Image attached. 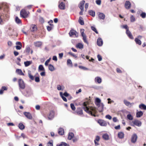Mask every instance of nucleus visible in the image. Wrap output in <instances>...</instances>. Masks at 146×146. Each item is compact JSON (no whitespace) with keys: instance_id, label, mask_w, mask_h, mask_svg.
I'll use <instances>...</instances> for the list:
<instances>
[{"instance_id":"nucleus-22","label":"nucleus","mask_w":146,"mask_h":146,"mask_svg":"<svg viewBox=\"0 0 146 146\" xmlns=\"http://www.w3.org/2000/svg\"><path fill=\"white\" fill-rule=\"evenodd\" d=\"M74 136V134L72 133H69L68 135V139L70 140Z\"/></svg>"},{"instance_id":"nucleus-42","label":"nucleus","mask_w":146,"mask_h":146,"mask_svg":"<svg viewBox=\"0 0 146 146\" xmlns=\"http://www.w3.org/2000/svg\"><path fill=\"white\" fill-rule=\"evenodd\" d=\"M57 89L59 90H63L64 89V87L58 85L57 86Z\"/></svg>"},{"instance_id":"nucleus-6","label":"nucleus","mask_w":146,"mask_h":146,"mask_svg":"<svg viewBox=\"0 0 146 146\" xmlns=\"http://www.w3.org/2000/svg\"><path fill=\"white\" fill-rule=\"evenodd\" d=\"M132 122L134 125L138 127L141 126V122L137 119L133 121Z\"/></svg>"},{"instance_id":"nucleus-58","label":"nucleus","mask_w":146,"mask_h":146,"mask_svg":"<svg viewBox=\"0 0 146 146\" xmlns=\"http://www.w3.org/2000/svg\"><path fill=\"white\" fill-rule=\"evenodd\" d=\"M96 3L98 5H100L101 4V1L100 0H97L96 1Z\"/></svg>"},{"instance_id":"nucleus-16","label":"nucleus","mask_w":146,"mask_h":146,"mask_svg":"<svg viewBox=\"0 0 146 146\" xmlns=\"http://www.w3.org/2000/svg\"><path fill=\"white\" fill-rule=\"evenodd\" d=\"M85 1L82 0L79 3L78 6L80 9H84V5L85 3Z\"/></svg>"},{"instance_id":"nucleus-60","label":"nucleus","mask_w":146,"mask_h":146,"mask_svg":"<svg viewBox=\"0 0 146 146\" xmlns=\"http://www.w3.org/2000/svg\"><path fill=\"white\" fill-rule=\"evenodd\" d=\"M39 21L42 23H43L44 22V20L43 18L42 17L40 18Z\"/></svg>"},{"instance_id":"nucleus-21","label":"nucleus","mask_w":146,"mask_h":146,"mask_svg":"<svg viewBox=\"0 0 146 146\" xmlns=\"http://www.w3.org/2000/svg\"><path fill=\"white\" fill-rule=\"evenodd\" d=\"M76 47L77 48L82 49L83 48V45L82 43H79L76 45Z\"/></svg>"},{"instance_id":"nucleus-64","label":"nucleus","mask_w":146,"mask_h":146,"mask_svg":"<svg viewBox=\"0 0 146 146\" xmlns=\"http://www.w3.org/2000/svg\"><path fill=\"white\" fill-rule=\"evenodd\" d=\"M22 46L17 45L16 46V48L17 50H20L21 49Z\"/></svg>"},{"instance_id":"nucleus-46","label":"nucleus","mask_w":146,"mask_h":146,"mask_svg":"<svg viewBox=\"0 0 146 146\" xmlns=\"http://www.w3.org/2000/svg\"><path fill=\"white\" fill-rule=\"evenodd\" d=\"M140 15L142 18H144L146 17V14L145 12H142Z\"/></svg>"},{"instance_id":"nucleus-27","label":"nucleus","mask_w":146,"mask_h":146,"mask_svg":"<svg viewBox=\"0 0 146 146\" xmlns=\"http://www.w3.org/2000/svg\"><path fill=\"white\" fill-rule=\"evenodd\" d=\"M102 137L105 140H108L109 139V136L108 135L107 133L103 134L102 135Z\"/></svg>"},{"instance_id":"nucleus-8","label":"nucleus","mask_w":146,"mask_h":146,"mask_svg":"<svg viewBox=\"0 0 146 146\" xmlns=\"http://www.w3.org/2000/svg\"><path fill=\"white\" fill-rule=\"evenodd\" d=\"M123 103H124L127 106H128L129 107H131L132 106H133L134 104V103H131L129 102L127 100H123Z\"/></svg>"},{"instance_id":"nucleus-44","label":"nucleus","mask_w":146,"mask_h":146,"mask_svg":"<svg viewBox=\"0 0 146 146\" xmlns=\"http://www.w3.org/2000/svg\"><path fill=\"white\" fill-rule=\"evenodd\" d=\"M97 106H100V104H101V106H102V111L104 109V104L102 103H96Z\"/></svg>"},{"instance_id":"nucleus-30","label":"nucleus","mask_w":146,"mask_h":146,"mask_svg":"<svg viewBox=\"0 0 146 146\" xmlns=\"http://www.w3.org/2000/svg\"><path fill=\"white\" fill-rule=\"evenodd\" d=\"M82 37L83 39L84 42L86 43L87 45H88L89 43L87 40L86 35H84V36H82Z\"/></svg>"},{"instance_id":"nucleus-62","label":"nucleus","mask_w":146,"mask_h":146,"mask_svg":"<svg viewBox=\"0 0 146 146\" xmlns=\"http://www.w3.org/2000/svg\"><path fill=\"white\" fill-rule=\"evenodd\" d=\"M35 80L36 82H39L40 81L39 78L38 77H35Z\"/></svg>"},{"instance_id":"nucleus-32","label":"nucleus","mask_w":146,"mask_h":146,"mask_svg":"<svg viewBox=\"0 0 146 146\" xmlns=\"http://www.w3.org/2000/svg\"><path fill=\"white\" fill-rule=\"evenodd\" d=\"M48 69L49 70L51 71H53L54 70V66L51 64H49L48 66Z\"/></svg>"},{"instance_id":"nucleus-12","label":"nucleus","mask_w":146,"mask_h":146,"mask_svg":"<svg viewBox=\"0 0 146 146\" xmlns=\"http://www.w3.org/2000/svg\"><path fill=\"white\" fill-rule=\"evenodd\" d=\"M59 4L58 5L59 8L61 10H64L65 9V4L62 2L60 3L59 2Z\"/></svg>"},{"instance_id":"nucleus-47","label":"nucleus","mask_w":146,"mask_h":146,"mask_svg":"<svg viewBox=\"0 0 146 146\" xmlns=\"http://www.w3.org/2000/svg\"><path fill=\"white\" fill-rule=\"evenodd\" d=\"M68 54L71 55L75 58H77V56L75 54L71 52H68Z\"/></svg>"},{"instance_id":"nucleus-19","label":"nucleus","mask_w":146,"mask_h":146,"mask_svg":"<svg viewBox=\"0 0 146 146\" xmlns=\"http://www.w3.org/2000/svg\"><path fill=\"white\" fill-rule=\"evenodd\" d=\"M124 134L122 132H120L118 133V136L120 139H123L124 137Z\"/></svg>"},{"instance_id":"nucleus-36","label":"nucleus","mask_w":146,"mask_h":146,"mask_svg":"<svg viewBox=\"0 0 146 146\" xmlns=\"http://www.w3.org/2000/svg\"><path fill=\"white\" fill-rule=\"evenodd\" d=\"M135 41L136 44L139 45H141V41L137 38H136L135 39Z\"/></svg>"},{"instance_id":"nucleus-29","label":"nucleus","mask_w":146,"mask_h":146,"mask_svg":"<svg viewBox=\"0 0 146 146\" xmlns=\"http://www.w3.org/2000/svg\"><path fill=\"white\" fill-rule=\"evenodd\" d=\"M35 45L36 47H39L42 44V43L40 41H37L34 42Z\"/></svg>"},{"instance_id":"nucleus-11","label":"nucleus","mask_w":146,"mask_h":146,"mask_svg":"<svg viewBox=\"0 0 146 146\" xmlns=\"http://www.w3.org/2000/svg\"><path fill=\"white\" fill-rule=\"evenodd\" d=\"M24 114L28 119H31L32 118V117L31 114L29 112H24Z\"/></svg>"},{"instance_id":"nucleus-48","label":"nucleus","mask_w":146,"mask_h":146,"mask_svg":"<svg viewBox=\"0 0 146 146\" xmlns=\"http://www.w3.org/2000/svg\"><path fill=\"white\" fill-rule=\"evenodd\" d=\"M16 22L18 24L20 23H21V20L17 17H16L15 18Z\"/></svg>"},{"instance_id":"nucleus-50","label":"nucleus","mask_w":146,"mask_h":146,"mask_svg":"<svg viewBox=\"0 0 146 146\" xmlns=\"http://www.w3.org/2000/svg\"><path fill=\"white\" fill-rule=\"evenodd\" d=\"M91 28L92 29L93 31H94L96 33L98 34V32L97 31L95 27H93V26H92L91 27Z\"/></svg>"},{"instance_id":"nucleus-23","label":"nucleus","mask_w":146,"mask_h":146,"mask_svg":"<svg viewBox=\"0 0 146 146\" xmlns=\"http://www.w3.org/2000/svg\"><path fill=\"white\" fill-rule=\"evenodd\" d=\"M31 30L32 31H34L36 30L37 27L36 26L34 25H32L31 26Z\"/></svg>"},{"instance_id":"nucleus-4","label":"nucleus","mask_w":146,"mask_h":146,"mask_svg":"<svg viewBox=\"0 0 146 146\" xmlns=\"http://www.w3.org/2000/svg\"><path fill=\"white\" fill-rule=\"evenodd\" d=\"M29 12H27L25 10L23 9L20 12V15L23 18H26L28 17Z\"/></svg>"},{"instance_id":"nucleus-39","label":"nucleus","mask_w":146,"mask_h":146,"mask_svg":"<svg viewBox=\"0 0 146 146\" xmlns=\"http://www.w3.org/2000/svg\"><path fill=\"white\" fill-rule=\"evenodd\" d=\"M38 69L39 71H45L44 68L43 66L42 65H40L39 66Z\"/></svg>"},{"instance_id":"nucleus-5","label":"nucleus","mask_w":146,"mask_h":146,"mask_svg":"<svg viewBox=\"0 0 146 146\" xmlns=\"http://www.w3.org/2000/svg\"><path fill=\"white\" fill-rule=\"evenodd\" d=\"M54 112L53 111H50L48 116V119L49 120H52L54 118Z\"/></svg>"},{"instance_id":"nucleus-13","label":"nucleus","mask_w":146,"mask_h":146,"mask_svg":"<svg viewBox=\"0 0 146 146\" xmlns=\"http://www.w3.org/2000/svg\"><path fill=\"white\" fill-rule=\"evenodd\" d=\"M103 44V41L101 38H99L97 40V45L99 46H102Z\"/></svg>"},{"instance_id":"nucleus-40","label":"nucleus","mask_w":146,"mask_h":146,"mask_svg":"<svg viewBox=\"0 0 146 146\" xmlns=\"http://www.w3.org/2000/svg\"><path fill=\"white\" fill-rule=\"evenodd\" d=\"M60 96L62 98L63 100L65 102H67V100L66 98L63 96V93L62 92H60Z\"/></svg>"},{"instance_id":"nucleus-63","label":"nucleus","mask_w":146,"mask_h":146,"mask_svg":"<svg viewBox=\"0 0 146 146\" xmlns=\"http://www.w3.org/2000/svg\"><path fill=\"white\" fill-rule=\"evenodd\" d=\"M115 128L116 130L119 129L120 128V125H118L117 126L115 127Z\"/></svg>"},{"instance_id":"nucleus-28","label":"nucleus","mask_w":146,"mask_h":146,"mask_svg":"<svg viewBox=\"0 0 146 146\" xmlns=\"http://www.w3.org/2000/svg\"><path fill=\"white\" fill-rule=\"evenodd\" d=\"M143 112L141 111L137 112L136 113V116L137 117H139L143 115Z\"/></svg>"},{"instance_id":"nucleus-35","label":"nucleus","mask_w":146,"mask_h":146,"mask_svg":"<svg viewBox=\"0 0 146 146\" xmlns=\"http://www.w3.org/2000/svg\"><path fill=\"white\" fill-rule=\"evenodd\" d=\"M28 76L32 80H34V76L31 75V72L30 71H28Z\"/></svg>"},{"instance_id":"nucleus-43","label":"nucleus","mask_w":146,"mask_h":146,"mask_svg":"<svg viewBox=\"0 0 146 146\" xmlns=\"http://www.w3.org/2000/svg\"><path fill=\"white\" fill-rule=\"evenodd\" d=\"M127 119L129 120H131L133 119V116L130 114H128L127 115Z\"/></svg>"},{"instance_id":"nucleus-41","label":"nucleus","mask_w":146,"mask_h":146,"mask_svg":"<svg viewBox=\"0 0 146 146\" xmlns=\"http://www.w3.org/2000/svg\"><path fill=\"white\" fill-rule=\"evenodd\" d=\"M67 64L68 65H70L71 67L72 66V62L71 60L70 59H68L67 61Z\"/></svg>"},{"instance_id":"nucleus-33","label":"nucleus","mask_w":146,"mask_h":146,"mask_svg":"<svg viewBox=\"0 0 146 146\" xmlns=\"http://www.w3.org/2000/svg\"><path fill=\"white\" fill-rule=\"evenodd\" d=\"M54 26L52 24H50L49 26H48L47 27V30L50 31L52 30Z\"/></svg>"},{"instance_id":"nucleus-24","label":"nucleus","mask_w":146,"mask_h":146,"mask_svg":"<svg viewBox=\"0 0 146 146\" xmlns=\"http://www.w3.org/2000/svg\"><path fill=\"white\" fill-rule=\"evenodd\" d=\"M32 63V61H27L24 62V64L25 67H27L30 65Z\"/></svg>"},{"instance_id":"nucleus-49","label":"nucleus","mask_w":146,"mask_h":146,"mask_svg":"<svg viewBox=\"0 0 146 146\" xmlns=\"http://www.w3.org/2000/svg\"><path fill=\"white\" fill-rule=\"evenodd\" d=\"M130 19L131 22H133L135 21V18L133 15L131 16Z\"/></svg>"},{"instance_id":"nucleus-1","label":"nucleus","mask_w":146,"mask_h":146,"mask_svg":"<svg viewBox=\"0 0 146 146\" xmlns=\"http://www.w3.org/2000/svg\"><path fill=\"white\" fill-rule=\"evenodd\" d=\"M6 7L3 5H0V24L2 25L4 23L3 21L1 18V17L5 18V17H8V15L7 14L8 11L7 9H5Z\"/></svg>"},{"instance_id":"nucleus-38","label":"nucleus","mask_w":146,"mask_h":146,"mask_svg":"<svg viewBox=\"0 0 146 146\" xmlns=\"http://www.w3.org/2000/svg\"><path fill=\"white\" fill-rule=\"evenodd\" d=\"M78 21L80 25H84V21L82 20V17H80Z\"/></svg>"},{"instance_id":"nucleus-61","label":"nucleus","mask_w":146,"mask_h":146,"mask_svg":"<svg viewBox=\"0 0 146 146\" xmlns=\"http://www.w3.org/2000/svg\"><path fill=\"white\" fill-rule=\"evenodd\" d=\"M21 137H23V139H24L25 138H27V137L23 133H22L21 134Z\"/></svg>"},{"instance_id":"nucleus-57","label":"nucleus","mask_w":146,"mask_h":146,"mask_svg":"<svg viewBox=\"0 0 146 146\" xmlns=\"http://www.w3.org/2000/svg\"><path fill=\"white\" fill-rule=\"evenodd\" d=\"M106 118L109 119L110 120L111 119V117L109 115H107L106 116Z\"/></svg>"},{"instance_id":"nucleus-55","label":"nucleus","mask_w":146,"mask_h":146,"mask_svg":"<svg viewBox=\"0 0 146 146\" xmlns=\"http://www.w3.org/2000/svg\"><path fill=\"white\" fill-rule=\"evenodd\" d=\"M121 27L123 28L126 29V30H129L128 27L127 25H122L121 26Z\"/></svg>"},{"instance_id":"nucleus-31","label":"nucleus","mask_w":146,"mask_h":146,"mask_svg":"<svg viewBox=\"0 0 146 146\" xmlns=\"http://www.w3.org/2000/svg\"><path fill=\"white\" fill-rule=\"evenodd\" d=\"M139 108L141 109L146 110V106L143 104H141L139 105Z\"/></svg>"},{"instance_id":"nucleus-20","label":"nucleus","mask_w":146,"mask_h":146,"mask_svg":"<svg viewBox=\"0 0 146 146\" xmlns=\"http://www.w3.org/2000/svg\"><path fill=\"white\" fill-rule=\"evenodd\" d=\"M16 72L20 75H24V73L23 72L22 70L20 69H16Z\"/></svg>"},{"instance_id":"nucleus-45","label":"nucleus","mask_w":146,"mask_h":146,"mask_svg":"<svg viewBox=\"0 0 146 146\" xmlns=\"http://www.w3.org/2000/svg\"><path fill=\"white\" fill-rule=\"evenodd\" d=\"M27 94L26 95V96L27 97L30 96L33 94V93L31 91L30 92L27 91Z\"/></svg>"},{"instance_id":"nucleus-37","label":"nucleus","mask_w":146,"mask_h":146,"mask_svg":"<svg viewBox=\"0 0 146 146\" xmlns=\"http://www.w3.org/2000/svg\"><path fill=\"white\" fill-rule=\"evenodd\" d=\"M89 14L92 16L94 17L95 16V13L94 11L90 10L89 11Z\"/></svg>"},{"instance_id":"nucleus-7","label":"nucleus","mask_w":146,"mask_h":146,"mask_svg":"<svg viewBox=\"0 0 146 146\" xmlns=\"http://www.w3.org/2000/svg\"><path fill=\"white\" fill-rule=\"evenodd\" d=\"M98 122L102 126H106L107 125L106 121L103 120L99 119L98 120Z\"/></svg>"},{"instance_id":"nucleus-53","label":"nucleus","mask_w":146,"mask_h":146,"mask_svg":"<svg viewBox=\"0 0 146 146\" xmlns=\"http://www.w3.org/2000/svg\"><path fill=\"white\" fill-rule=\"evenodd\" d=\"M47 144L48 146H53V144L52 141L51 140L48 142Z\"/></svg>"},{"instance_id":"nucleus-52","label":"nucleus","mask_w":146,"mask_h":146,"mask_svg":"<svg viewBox=\"0 0 146 146\" xmlns=\"http://www.w3.org/2000/svg\"><path fill=\"white\" fill-rule=\"evenodd\" d=\"M79 67L81 69H82L84 70H88V69L85 67H84L82 66H79Z\"/></svg>"},{"instance_id":"nucleus-9","label":"nucleus","mask_w":146,"mask_h":146,"mask_svg":"<svg viewBox=\"0 0 146 146\" xmlns=\"http://www.w3.org/2000/svg\"><path fill=\"white\" fill-rule=\"evenodd\" d=\"M70 36H71L72 35H75L76 37L78 36V33L76 31L74 30H71L69 33Z\"/></svg>"},{"instance_id":"nucleus-34","label":"nucleus","mask_w":146,"mask_h":146,"mask_svg":"<svg viewBox=\"0 0 146 146\" xmlns=\"http://www.w3.org/2000/svg\"><path fill=\"white\" fill-rule=\"evenodd\" d=\"M18 127L21 130L23 129L25 127V126L21 123H19Z\"/></svg>"},{"instance_id":"nucleus-14","label":"nucleus","mask_w":146,"mask_h":146,"mask_svg":"<svg viewBox=\"0 0 146 146\" xmlns=\"http://www.w3.org/2000/svg\"><path fill=\"white\" fill-rule=\"evenodd\" d=\"M125 5L126 9H129L131 7V4L129 1H126L125 2Z\"/></svg>"},{"instance_id":"nucleus-10","label":"nucleus","mask_w":146,"mask_h":146,"mask_svg":"<svg viewBox=\"0 0 146 146\" xmlns=\"http://www.w3.org/2000/svg\"><path fill=\"white\" fill-rule=\"evenodd\" d=\"M137 138V135L135 134H133L131 138V141L133 143H135L136 142Z\"/></svg>"},{"instance_id":"nucleus-3","label":"nucleus","mask_w":146,"mask_h":146,"mask_svg":"<svg viewBox=\"0 0 146 146\" xmlns=\"http://www.w3.org/2000/svg\"><path fill=\"white\" fill-rule=\"evenodd\" d=\"M18 83L19 87V90H23L25 88V84L23 80L21 79H19L18 80Z\"/></svg>"},{"instance_id":"nucleus-51","label":"nucleus","mask_w":146,"mask_h":146,"mask_svg":"<svg viewBox=\"0 0 146 146\" xmlns=\"http://www.w3.org/2000/svg\"><path fill=\"white\" fill-rule=\"evenodd\" d=\"M70 107H71V108L73 110H75V109H76V108H75V106H74V104H70Z\"/></svg>"},{"instance_id":"nucleus-18","label":"nucleus","mask_w":146,"mask_h":146,"mask_svg":"<svg viewBox=\"0 0 146 146\" xmlns=\"http://www.w3.org/2000/svg\"><path fill=\"white\" fill-rule=\"evenodd\" d=\"M96 82H97L98 83L100 84L102 82V79L101 78L99 77H96L94 80Z\"/></svg>"},{"instance_id":"nucleus-56","label":"nucleus","mask_w":146,"mask_h":146,"mask_svg":"<svg viewBox=\"0 0 146 146\" xmlns=\"http://www.w3.org/2000/svg\"><path fill=\"white\" fill-rule=\"evenodd\" d=\"M95 101L97 103H100L101 100L98 98H96V99Z\"/></svg>"},{"instance_id":"nucleus-54","label":"nucleus","mask_w":146,"mask_h":146,"mask_svg":"<svg viewBox=\"0 0 146 146\" xmlns=\"http://www.w3.org/2000/svg\"><path fill=\"white\" fill-rule=\"evenodd\" d=\"M50 58L49 59H48L45 62V65L46 66H47L48 65L49 62H50Z\"/></svg>"},{"instance_id":"nucleus-17","label":"nucleus","mask_w":146,"mask_h":146,"mask_svg":"<svg viewBox=\"0 0 146 146\" xmlns=\"http://www.w3.org/2000/svg\"><path fill=\"white\" fill-rule=\"evenodd\" d=\"M98 17L100 19L104 20L105 18V15L103 13H99Z\"/></svg>"},{"instance_id":"nucleus-2","label":"nucleus","mask_w":146,"mask_h":146,"mask_svg":"<svg viewBox=\"0 0 146 146\" xmlns=\"http://www.w3.org/2000/svg\"><path fill=\"white\" fill-rule=\"evenodd\" d=\"M84 107L83 108L85 111L86 112L90 114L92 116H95V113H96V111L92 108H89L87 106L86 103L84 102L83 104Z\"/></svg>"},{"instance_id":"nucleus-15","label":"nucleus","mask_w":146,"mask_h":146,"mask_svg":"<svg viewBox=\"0 0 146 146\" xmlns=\"http://www.w3.org/2000/svg\"><path fill=\"white\" fill-rule=\"evenodd\" d=\"M126 33L127 36L131 39H133V37L131 33V32L129 31V30H126Z\"/></svg>"},{"instance_id":"nucleus-26","label":"nucleus","mask_w":146,"mask_h":146,"mask_svg":"<svg viewBox=\"0 0 146 146\" xmlns=\"http://www.w3.org/2000/svg\"><path fill=\"white\" fill-rule=\"evenodd\" d=\"M77 113L78 115H82L83 114V111L82 109L80 108H78L77 110Z\"/></svg>"},{"instance_id":"nucleus-25","label":"nucleus","mask_w":146,"mask_h":146,"mask_svg":"<svg viewBox=\"0 0 146 146\" xmlns=\"http://www.w3.org/2000/svg\"><path fill=\"white\" fill-rule=\"evenodd\" d=\"M58 134L60 135H63L64 132L63 129L61 128H59L58 130Z\"/></svg>"},{"instance_id":"nucleus-59","label":"nucleus","mask_w":146,"mask_h":146,"mask_svg":"<svg viewBox=\"0 0 146 146\" xmlns=\"http://www.w3.org/2000/svg\"><path fill=\"white\" fill-rule=\"evenodd\" d=\"M97 58H98V60L99 61H100L102 60V57L100 55L98 54L97 55Z\"/></svg>"}]
</instances>
